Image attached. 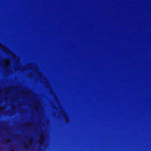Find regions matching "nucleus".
Returning a JSON list of instances; mask_svg holds the SVG:
<instances>
[{"label":"nucleus","instance_id":"nucleus-1","mask_svg":"<svg viewBox=\"0 0 151 151\" xmlns=\"http://www.w3.org/2000/svg\"><path fill=\"white\" fill-rule=\"evenodd\" d=\"M24 148L26 150H28V146L27 144L24 143Z\"/></svg>","mask_w":151,"mask_h":151},{"label":"nucleus","instance_id":"nucleus-2","mask_svg":"<svg viewBox=\"0 0 151 151\" xmlns=\"http://www.w3.org/2000/svg\"><path fill=\"white\" fill-rule=\"evenodd\" d=\"M44 137L41 135L40 137V141H43L44 140Z\"/></svg>","mask_w":151,"mask_h":151},{"label":"nucleus","instance_id":"nucleus-3","mask_svg":"<svg viewBox=\"0 0 151 151\" xmlns=\"http://www.w3.org/2000/svg\"><path fill=\"white\" fill-rule=\"evenodd\" d=\"M5 143H7V142H6Z\"/></svg>","mask_w":151,"mask_h":151}]
</instances>
